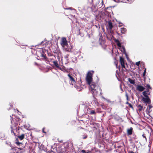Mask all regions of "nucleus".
<instances>
[{"mask_svg":"<svg viewBox=\"0 0 153 153\" xmlns=\"http://www.w3.org/2000/svg\"><path fill=\"white\" fill-rule=\"evenodd\" d=\"M123 24L122 23H119V27H121L122 26V25H123Z\"/></svg>","mask_w":153,"mask_h":153,"instance_id":"nucleus-28","label":"nucleus"},{"mask_svg":"<svg viewBox=\"0 0 153 153\" xmlns=\"http://www.w3.org/2000/svg\"><path fill=\"white\" fill-rule=\"evenodd\" d=\"M91 114H95V111L94 110H92L90 111Z\"/></svg>","mask_w":153,"mask_h":153,"instance_id":"nucleus-25","label":"nucleus"},{"mask_svg":"<svg viewBox=\"0 0 153 153\" xmlns=\"http://www.w3.org/2000/svg\"><path fill=\"white\" fill-rule=\"evenodd\" d=\"M53 63L54 65L56 66L57 68H58L59 69L60 67L59 66V65L58 64L57 62L56 61H54L53 62Z\"/></svg>","mask_w":153,"mask_h":153,"instance_id":"nucleus-14","label":"nucleus"},{"mask_svg":"<svg viewBox=\"0 0 153 153\" xmlns=\"http://www.w3.org/2000/svg\"><path fill=\"white\" fill-rule=\"evenodd\" d=\"M44 128H43V129H42V131H43V132H44V133H45V132L44 131Z\"/></svg>","mask_w":153,"mask_h":153,"instance_id":"nucleus-38","label":"nucleus"},{"mask_svg":"<svg viewBox=\"0 0 153 153\" xmlns=\"http://www.w3.org/2000/svg\"><path fill=\"white\" fill-rule=\"evenodd\" d=\"M66 9L67 10H72V8L71 7H69L66 8Z\"/></svg>","mask_w":153,"mask_h":153,"instance_id":"nucleus-33","label":"nucleus"},{"mask_svg":"<svg viewBox=\"0 0 153 153\" xmlns=\"http://www.w3.org/2000/svg\"><path fill=\"white\" fill-rule=\"evenodd\" d=\"M151 108H152V106L150 105L147 108V110H146L147 113H149V112H150L149 110Z\"/></svg>","mask_w":153,"mask_h":153,"instance_id":"nucleus-19","label":"nucleus"},{"mask_svg":"<svg viewBox=\"0 0 153 153\" xmlns=\"http://www.w3.org/2000/svg\"><path fill=\"white\" fill-rule=\"evenodd\" d=\"M60 70L64 72L65 73H68V71L65 68L64 66H63L62 68L60 67L59 68Z\"/></svg>","mask_w":153,"mask_h":153,"instance_id":"nucleus-10","label":"nucleus"},{"mask_svg":"<svg viewBox=\"0 0 153 153\" xmlns=\"http://www.w3.org/2000/svg\"><path fill=\"white\" fill-rule=\"evenodd\" d=\"M133 128L131 127L130 128H128L127 130V133L128 135H131L132 134Z\"/></svg>","mask_w":153,"mask_h":153,"instance_id":"nucleus-9","label":"nucleus"},{"mask_svg":"<svg viewBox=\"0 0 153 153\" xmlns=\"http://www.w3.org/2000/svg\"><path fill=\"white\" fill-rule=\"evenodd\" d=\"M123 53H124L125 55V56H126V57L127 59H128V55H127V53H126V50H125V49L124 47H123Z\"/></svg>","mask_w":153,"mask_h":153,"instance_id":"nucleus-15","label":"nucleus"},{"mask_svg":"<svg viewBox=\"0 0 153 153\" xmlns=\"http://www.w3.org/2000/svg\"><path fill=\"white\" fill-rule=\"evenodd\" d=\"M120 31L122 33L125 34L126 31V29L125 28L123 27L120 28Z\"/></svg>","mask_w":153,"mask_h":153,"instance_id":"nucleus-11","label":"nucleus"},{"mask_svg":"<svg viewBox=\"0 0 153 153\" xmlns=\"http://www.w3.org/2000/svg\"><path fill=\"white\" fill-rule=\"evenodd\" d=\"M126 103H127V104H129V106H130V107H132V105H131L128 102H126Z\"/></svg>","mask_w":153,"mask_h":153,"instance_id":"nucleus-31","label":"nucleus"},{"mask_svg":"<svg viewBox=\"0 0 153 153\" xmlns=\"http://www.w3.org/2000/svg\"><path fill=\"white\" fill-rule=\"evenodd\" d=\"M11 133H13L14 134V131H13V129H11Z\"/></svg>","mask_w":153,"mask_h":153,"instance_id":"nucleus-36","label":"nucleus"},{"mask_svg":"<svg viewBox=\"0 0 153 153\" xmlns=\"http://www.w3.org/2000/svg\"><path fill=\"white\" fill-rule=\"evenodd\" d=\"M78 51H76V50H75L74 52V54H77L78 52Z\"/></svg>","mask_w":153,"mask_h":153,"instance_id":"nucleus-30","label":"nucleus"},{"mask_svg":"<svg viewBox=\"0 0 153 153\" xmlns=\"http://www.w3.org/2000/svg\"><path fill=\"white\" fill-rule=\"evenodd\" d=\"M142 100L146 103L149 104L151 103V101L149 97H143Z\"/></svg>","mask_w":153,"mask_h":153,"instance_id":"nucleus-5","label":"nucleus"},{"mask_svg":"<svg viewBox=\"0 0 153 153\" xmlns=\"http://www.w3.org/2000/svg\"><path fill=\"white\" fill-rule=\"evenodd\" d=\"M145 87L149 90V89H151V87L150 86V85L149 84L147 85Z\"/></svg>","mask_w":153,"mask_h":153,"instance_id":"nucleus-21","label":"nucleus"},{"mask_svg":"<svg viewBox=\"0 0 153 153\" xmlns=\"http://www.w3.org/2000/svg\"><path fill=\"white\" fill-rule=\"evenodd\" d=\"M87 135H85V136L82 137L83 139H85L87 138Z\"/></svg>","mask_w":153,"mask_h":153,"instance_id":"nucleus-29","label":"nucleus"},{"mask_svg":"<svg viewBox=\"0 0 153 153\" xmlns=\"http://www.w3.org/2000/svg\"><path fill=\"white\" fill-rule=\"evenodd\" d=\"M126 97L128 99V95L127 94H126Z\"/></svg>","mask_w":153,"mask_h":153,"instance_id":"nucleus-37","label":"nucleus"},{"mask_svg":"<svg viewBox=\"0 0 153 153\" xmlns=\"http://www.w3.org/2000/svg\"><path fill=\"white\" fill-rule=\"evenodd\" d=\"M82 152L83 153H90L91 152L90 151H87L85 152V151L84 150H82Z\"/></svg>","mask_w":153,"mask_h":153,"instance_id":"nucleus-22","label":"nucleus"},{"mask_svg":"<svg viewBox=\"0 0 153 153\" xmlns=\"http://www.w3.org/2000/svg\"><path fill=\"white\" fill-rule=\"evenodd\" d=\"M128 81L130 82V83L131 84L134 85V84L135 83L133 79H131L130 78H129L128 79Z\"/></svg>","mask_w":153,"mask_h":153,"instance_id":"nucleus-12","label":"nucleus"},{"mask_svg":"<svg viewBox=\"0 0 153 153\" xmlns=\"http://www.w3.org/2000/svg\"><path fill=\"white\" fill-rule=\"evenodd\" d=\"M11 105H10V107H11Z\"/></svg>","mask_w":153,"mask_h":153,"instance_id":"nucleus-41","label":"nucleus"},{"mask_svg":"<svg viewBox=\"0 0 153 153\" xmlns=\"http://www.w3.org/2000/svg\"><path fill=\"white\" fill-rule=\"evenodd\" d=\"M92 74L91 71L89 72L86 78V80L87 83L90 85L89 90L93 94V96L94 97L96 96L98 93V90H100V88L99 86L96 83L94 82H91L92 80Z\"/></svg>","mask_w":153,"mask_h":153,"instance_id":"nucleus-1","label":"nucleus"},{"mask_svg":"<svg viewBox=\"0 0 153 153\" xmlns=\"http://www.w3.org/2000/svg\"><path fill=\"white\" fill-rule=\"evenodd\" d=\"M102 30H103V31L104 32V29L103 28V27L102 28Z\"/></svg>","mask_w":153,"mask_h":153,"instance_id":"nucleus-39","label":"nucleus"},{"mask_svg":"<svg viewBox=\"0 0 153 153\" xmlns=\"http://www.w3.org/2000/svg\"><path fill=\"white\" fill-rule=\"evenodd\" d=\"M128 153H136L133 151H130Z\"/></svg>","mask_w":153,"mask_h":153,"instance_id":"nucleus-34","label":"nucleus"},{"mask_svg":"<svg viewBox=\"0 0 153 153\" xmlns=\"http://www.w3.org/2000/svg\"><path fill=\"white\" fill-rule=\"evenodd\" d=\"M120 61L122 68H125V66L124 65V62L123 59L121 57H120Z\"/></svg>","mask_w":153,"mask_h":153,"instance_id":"nucleus-7","label":"nucleus"},{"mask_svg":"<svg viewBox=\"0 0 153 153\" xmlns=\"http://www.w3.org/2000/svg\"><path fill=\"white\" fill-rule=\"evenodd\" d=\"M142 136L144 138H145V139L146 140V138L145 136V135L144 134H143L142 135Z\"/></svg>","mask_w":153,"mask_h":153,"instance_id":"nucleus-32","label":"nucleus"},{"mask_svg":"<svg viewBox=\"0 0 153 153\" xmlns=\"http://www.w3.org/2000/svg\"><path fill=\"white\" fill-rule=\"evenodd\" d=\"M108 27L109 28V29L111 30L112 29V28L113 27V26L112 25V23L110 22H108Z\"/></svg>","mask_w":153,"mask_h":153,"instance_id":"nucleus-17","label":"nucleus"},{"mask_svg":"<svg viewBox=\"0 0 153 153\" xmlns=\"http://www.w3.org/2000/svg\"><path fill=\"white\" fill-rule=\"evenodd\" d=\"M140 61L137 62L136 63V65H137L139 66L140 65Z\"/></svg>","mask_w":153,"mask_h":153,"instance_id":"nucleus-26","label":"nucleus"},{"mask_svg":"<svg viewBox=\"0 0 153 153\" xmlns=\"http://www.w3.org/2000/svg\"><path fill=\"white\" fill-rule=\"evenodd\" d=\"M25 135L24 134H22L20 136H18V138L20 140H22L24 138Z\"/></svg>","mask_w":153,"mask_h":153,"instance_id":"nucleus-18","label":"nucleus"},{"mask_svg":"<svg viewBox=\"0 0 153 153\" xmlns=\"http://www.w3.org/2000/svg\"><path fill=\"white\" fill-rule=\"evenodd\" d=\"M137 108H138V111H142L143 107L140 105H137Z\"/></svg>","mask_w":153,"mask_h":153,"instance_id":"nucleus-13","label":"nucleus"},{"mask_svg":"<svg viewBox=\"0 0 153 153\" xmlns=\"http://www.w3.org/2000/svg\"><path fill=\"white\" fill-rule=\"evenodd\" d=\"M17 111H18V112H19V111H18V110H17Z\"/></svg>","mask_w":153,"mask_h":153,"instance_id":"nucleus-40","label":"nucleus"},{"mask_svg":"<svg viewBox=\"0 0 153 153\" xmlns=\"http://www.w3.org/2000/svg\"><path fill=\"white\" fill-rule=\"evenodd\" d=\"M99 36L100 37L99 39L100 44L103 48H105L106 47V45H105V41L102 39V34L100 33Z\"/></svg>","mask_w":153,"mask_h":153,"instance_id":"nucleus-3","label":"nucleus"},{"mask_svg":"<svg viewBox=\"0 0 153 153\" xmlns=\"http://www.w3.org/2000/svg\"><path fill=\"white\" fill-rule=\"evenodd\" d=\"M123 53H124L125 55V56H126V57L127 59H128V55H127V53H126V50H125V49L124 47H123Z\"/></svg>","mask_w":153,"mask_h":153,"instance_id":"nucleus-16","label":"nucleus"},{"mask_svg":"<svg viewBox=\"0 0 153 153\" xmlns=\"http://www.w3.org/2000/svg\"><path fill=\"white\" fill-rule=\"evenodd\" d=\"M136 88L137 89L140 91H142L145 89L144 87L141 85H137Z\"/></svg>","mask_w":153,"mask_h":153,"instance_id":"nucleus-6","label":"nucleus"},{"mask_svg":"<svg viewBox=\"0 0 153 153\" xmlns=\"http://www.w3.org/2000/svg\"><path fill=\"white\" fill-rule=\"evenodd\" d=\"M30 127V125H27L26 126V128L27 129H29V128Z\"/></svg>","mask_w":153,"mask_h":153,"instance_id":"nucleus-27","label":"nucleus"},{"mask_svg":"<svg viewBox=\"0 0 153 153\" xmlns=\"http://www.w3.org/2000/svg\"><path fill=\"white\" fill-rule=\"evenodd\" d=\"M116 42H117V44L118 46L120 47L121 46V44L119 42L118 40H116L115 41Z\"/></svg>","mask_w":153,"mask_h":153,"instance_id":"nucleus-20","label":"nucleus"},{"mask_svg":"<svg viewBox=\"0 0 153 153\" xmlns=\"http://www.w3.org/2000/svg\"><path fill=\"white\" fill-rule=\"evenodd\" d=\"M127 1H129V0H127Z\"/></svg>","mask_w":153,"mask_h":153,"instance_id":"nucleus-42","label":"nucleus"},{"mask_svg":"<svg viewBox=\"0 0 153 153\" xmlns=\"http://www.w3.org/2000/svg\"><path fill=\"white\" fill-rule=\"evenodd\" d=\"M67 75L69 77V81L70 82V84L72 85L76 83V81L74 77V76L71 74H68Z\"/></svg>","mask_w":153,"mask_h":153,"instance_id":"nucleus-4","label":"nucleus"},{"mask_svg":"<svg viewBox=\"0 0 153 153\" xmlns=\"http://www.w3.org/2000/svg\"><path fill=\"white\" fill-rule=\"evenodd\" d=\"M146 72V68H145L144 69V72L143 74V76H145Z\"/></svg>","mask_w":153,"mask_h":153,"instance_id":"nucleus-23","label":"nucleus"},{"mask_svg":"<svg viewBox=\"0 0 153 153\" xmlns=\"http://www.w3.org/2000/svg\"><path fill=\"white\" fill-rule=\"evenodd\" d=\"M142 94L144 96V97H149L148 95L150 94L149 90L143 91L142 93Z\"/></svg>","mask_w":153,"mask_h":153,"instance_id":"nucleus-8","label":"nucleus"},{"mask_svg":"<svg viewBox=\"0 0 153 153\" xmlns=\"http://www.w3.org/2000/svg\"><path fill=\"white\" fill-rule=\"evenodd\" d=\"M16 143L18 145H20L22 144V143H21L19 142L18 141H16Z\"/></svg>","mask_w":153,"mask_h":153,"instance_id":"nucleus-24","label":"nucleus"},{"mask_svg":"<svg viewBox=\"0 0 153 153\" xmlns=\"http://www.w3.org/2000/svg\"><path fill=\"white\" fill-rule=\"evenodd\" d=\"M104 99L106 100H107L108 102H109L110 101V100H107V99H106L105 98H103Z\"/></svg>","mask_w":153,"mask_h":153,"instance_id":"nucleus-35","label":"nucleus"},{"mask_svg":"<svg viewBox=\"0 0 153 153\" xmlns=\"http://www.w3.org/2000/svg\"><path fill=\"white\" fill-rule=\"evenodd\" d=\"M60 44L64 51L67 52L70 51V48L65 38L63 37L61 38Z\"/></svg>","mask_w":153,"mask_h":153,"instance_id":"nucleus-2","label":"nucleus"}]
</instances>
